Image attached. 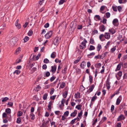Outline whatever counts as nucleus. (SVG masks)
<instances>
[{"label":"nucleus","mask_w":127,"mask_h":127,"mask_svg":"<svg viewBox=\"0 0 127 127\" xmlns=\"http://www.w3.org/2000/svg\"><path fill=\"white\" fill-rule=\"evenodd\" d=\"M61 37H56L54 41V44L55 45H58L61 41Z\"/></svg>","instance_id":"obj_1"},{"label":"nucleus","mask_w":127,"mask_h":127,"mask_svg":"<svg viewBox=\"0 0 127 127\" xmlns=\"http://www.w3.org/2000/svg\"><path fill=\"white\" fill-rule=\"evenodd\" d=\"M52 34V32L50 31L47 33L45 35V37L47 39H48L50 37Z\"/></svg>","instance_id":"obj_2"},{"label":"nucleus","mask_w":127,"mask_h":127,"mask_svg":"<svg viewBox=\"0 0 127 127\" xmlns=\"http://www.w3.org/2000/svg\"><path fill=\"white\" fill-rule=\"evenodd\" d=\"M76 24H74L73 22H72L70 24V27H71V30L73 31L76 28Z\"/></svg>","instance_id":"obj_3"},{"label":"nucleus","mask_w":127,"mask_h":127,"mask_svg":"<svg viewBox=\"0 0 127 127\" xmlns=\"http://www.w3.org/2000/svg\"><path fill=\"white\" fill-rule=\"evenodd\" d=\"M57 66L56 65H54L53 66H51V69L50 71H52L53 73H54L56 71Z\"/></svg>","instance_id":"obj_4"},{"label":"nucleus","mask_w":127,"mask_h":127,"mask_svg":"<svg viewBox=\"0 0 127 127\" xmlns=\"http://www.w3.org/2000/svg\"><path fill=\"white\" fill-rule=\"evenodd\" d=\"M125 118L124 115H121L117 119V121H120L122 120H124Z\"/></svg>","instance_id":"obj_5"},{"label":"nucleus","mask_w":127,"mask_h":127,"mask_svg":"<svg viewBox=\"0 0 127 127\" xmlns=\"http://www.w3.org/2000/svg\"><path fill=\"white\" fill-rule=\"evenodd\" d=\"M121 65L123 66V63H120L117 66L116 69V70L115 71H117V70H119L121 68Z\"/></svg>","instance_id":"obj_6"},{"label":"nucleus","mask_w":127,"mask_h":127,"mask_svg":"<svg viewBox=\"0 0 127 127\" xmlns=\"http://www.w3.org/2000/svg\"><path fill=\"white\" fill-rule=\"evenodd\" d=\"M75 97L76 98H80L81 96L80 93L79 92H77L76 93H75L74 95Z\"/></svg>","instance_id":"obj_7"},{"label":"nucleus","mask_w":127,"mask_h":127,"mask_svg":"<svg viewBox=\"0 0 127 127\" xmlns=\"http://www.w3.org/2000/svg\"><path fill=\"white\" fill-rule=\"evenodd\" d=\"M104 36L105 38L108 39L110 37V35L109 33H105V34Z\"/></svg>","instance_id":"obj_8"},{"label":"nucleus","mask_w":127,"mask_h":127,"mask_svg":"<svg viewBox=\"0 0 127 127\" xmlns=\"http://www.w3.org/2000/svg\"><path fill=\"white\" fill-rule=\"evenodd\" d=\"M10 45L12 46H13L15 44L16 41H14V39L13 38L10 41Z\"/></svg>","instance_id":"obj_9"},{"label":"nucleus","mask_w":127,"mask_h":127,"mask_svg":"<svg viewBox=\"0 0 127 127\" xmlns=\"http://www.w3.org/2000/svg\"><path fill=\"white\" fill-rule=\"evenodd\" d=\"M86 65V64L85 62L84 61H83L81 64V65H80V66L83 69H84V67Z\"/></svg>","instance_id":"obj_10"},{"label":"nucleus","mask_w":127,"mask_h":127,"mask_svg":"<svg viewBox=\"0 0 127 127\" xmlns=\"http://www.w3.org/2000/svg\"><path fill=\"white\" fill-rule=\"evenodd\" d=\"M87 42V41L85 39H84L83 41L81 43V45L83 46L84 48L86 47V44Z\"/></svg>","instance_id":"obj_11"},{"label":"nucleus","mask_w":127,"mask_h":127,"mask_svg":"<svg viewBox=\"0 0 127 127\" xmlns=\"http://www.w3.org/2000/svg\"><path fill=\"white\" fill-rule=\"evenodd\" d=\"M77 110H75L72 113L70 116L71 117H74L76 116L77 114Z\"/></svg>","instance_id":"obj_12"},{"label":"nucleus","mask_w":127,"mask_h":127,"mask_svg":"<svg viewBox=\"0 0 127 127\" xmlns=\"http://www.w3.org/2000/svg\"><path fill=\"white\" fill-rule=\"evenodd\" d=\"M95 86L93 84L91 85L89 89V90H90L89 92H92L93 89H94Z\"/></svg>","instance_id":"obj_13"},{"label":"nucleus","mask_w":127,"mask_h":127,"mask_svg":"<svg viewBox=\"0 0 127 127\" xmlns=\"http://www.w3.org/2000/svg\"><path fill=\"white\" fill-rule=\"evenodd\" d=\"M100 30L101 31L103 32L105 29V28L104 25H102L100 27Z\"/></svg>","instance_id":"obj_14"},{"label":"nucleus","mask_w":127,"mask_h":127,"mask_svg":"<svg viewBox=\"0 0 127 127\" xmlns=\"http://www.w3.org/2000/svg\"><path fill=\"white\" fill-rule=\"evenodd\" d=\"M56 56V53L55 52H53L51 55V57L53 58H54Z\"/></svg>","instance_id":"obj_15"},{"label":"nucleus","mask_w":127,"mask_h":127,"mask_svg":"<svg viewBox=\"0 0 127 127\" xmlns=\"http://www.w3.org/2000/svg\"><path fill=\"white\" fill-rule=\"evenodd\" d=\"M5 112L7 114H9L11 113V110L9 108H7L6 109Z\"/></svg>","instance_id":"obj_16"},{"label":"nucleus","mask_w":127,"mask_h":127,"mask_svg":"<svg viewBox=\"0 0 127 127\" xmlns=\"http://www.w3.org/2000/svg\"><path fill=\"white\" fill-rule=\"evenodd\" d=\"M21 49L20 47H19L15 51V54H18V53H19V52L21 51Z\"/></svg>","instance_id":"obj_17"},{"label":"nucleus","mask_w":127,"mask_h":127,"mask_svg":"<svg viewBox=\"0 0 127 127\" xmlns=\"http://www.w3.org/2000/svg\"><path fill=\"white\" fill-rule=\"evenodd\" d=\"M109 32L110 33H111L112 34H113L115 32V30L113 29H111L109 30Z\"/></svg>","instance_id":"obj_18"},{"label":"nucleus","mask_w":127,"mask_h":127,"mask_svg":"<svg viewBox=\"0 0 127 127\" xmlns=\"http://www.w3.org/2000/svg\"><path fill=\"white\" fill-rule=\"evenodd\" d=\"M81 59V57H79L74 62V63L75 64H77L80 61V60Z\"/></svg>","instance_id":"obj_19"},{"label":"nucleus","mask_w":127,"mask_h":127,"mask_svg":"<svg viewBox=\"0 0 127 127\" xmlns=\"http://www.w3.org/2000/svg\"><path fill=\"white\" fill-rule=\"evenodd\" d=\"M95 49V47L93 45H91L90 46V47L89 49V50L91 51L92 50H94Z\"/></svg>","instance_id":"obj_20"},{"label":"nucleus","mask_w":127,"mask_h":127,"mask_svg":"<svg viewBox=\"0 0 127 127\" xmlns=\"http://www.w3.org/2000/svg\"><path fill=\"white\" fill-rule=\"evenodd\" d=\"M101 48V45L99 44H98L97 45V51H99L100 50V49Z\"/></svg>","instance_id":"obj_21"},{"label":"nucleus","mask_w":127,"mask_h":127,"mask_svg":"<svg viewBox=\"0 0 127 127\" xmlns=\"http://www.w3.org/2000/svg\"><path fill=\"white\" fill-rule=\"evenodd\" d=\"M9 99V98L8 97H6L3 98L2 99V102H4L6 101L7 100Z\"/></svg>","instance_id":"obj_22"},{"label":"nucleus","mask_w":127,"mask_h":127,"mask_svg":"<svg viewBox=\"0 0 127 127\" xmlns=\"http://www.w3.org/2000/svg\"><path fill=\"white\" fill-rule=\"evenodd\" d=\"M47 96H48L47 93H46L45 94L43 95V99L44 100H46L47 98Z\"/></svg>","instance_id":"obj_23"},{"label":"nucleus","mask_w":127,"mask_h":127,"mask_svg":"<svg viewBox=\"0 0 127 127\" xmlns=\"http://www.w3.org/2000/svg\"><path fill=\"white\" fill-rule=\"evenodd\" d=\"M68 92L67 91H65L64 93L63 94V96H64V98H66Z\"/></svg>","instance_id":"obj_24"},{"label":"nucleus","mask_w":127,"mask_h":127,"mask_svg":"<svg viewBox=\"0 0 127 127\" xmlns=\"http://www.w3.org/2000/svg\"><path fill=\"white\" fill-rule=\"evenodd\" d=\"M82 107V105L80 104L77 105L75 108L77 109L78 110H81V107Z\"/></svg>","instance_id":"obj_25"},{"label":"nucleus","mask_w":127,"mask_h":127,"mask_svg":"<svg viewBox=\"0 0 127 127\" xmlns=\"http://www.w3.org/2000/svg\"><path fill=\"white\" fill-rule=\"evenodd\" d=\"M65 83L64 82H62L61 84L60 87L62 88H63L65 86Z\"/></svg>","instance_id":"obj_26"},{"label":"nucleus","mask_w":127,"mask_h":127,"mask_svg":"<svg viewBox=\"0 0 127 127\" xmlns=\"http://www.w3.org/2000/svg\"><path fill=\"white\" fill-rule=\"evenodd\" d=\"M118 22V20L117 19H114L113 21V24L114 25L115 24L117 23Z\"/></svg>","instance_id":"obj_27"},{"label":"nucleus","mask_w":127,"mask_h":127,"mask_svg":"<svg viewBox=\"0 0 127 127\" xmlns=\"http://www.w3.org/2000/svg\"><path fill=\"white\" fill-rule=\"evenodd\" d=\"M97 97L96 96H93L91 99V101L94 102L96 99Z\"/></svg>","instance_id":"obj_28"},{"label":"nucleus","mask_w":127,"mask_h":127,"mask_svg":"<svg viewBox=\"0 0 127 127\" xmlns=\"http://www.w3.org/2000/svg\"><path fill=\"white\" fill-rule=\"evenodd\" d=\"M7 114L6 113L4 112L2 114L3 118H7Z\"/></svg>","instance_id":"obj_29"},{"label":"nucleus","mask_w":127,"mask_h":127,"mask_svg":"<svg viewBox=\"0 0 127 127\" xmlns=\"http://www.w3.org/2000/svg\"><path fill=\"white\" fill-rule=\"evenodd\" d=\"M30 116L31 117V119L32 120H34L35 118V115H34V114L33 113H31L30 114Z\"/></svg>","instance_id":"obj_30"},{"label":"nucleus","mask_w":127,"mask_h":127,"mask_svg":"<svg viewBox=\"0 0 127 127\" xmlns=\"http://www.w3.org/2000/svg\"><path fill=\"white\" fill-rule=\"evenodd\" d=\"M65 100L64 99H63L61 101V104L63 106H64V103H65Z\"/></svg>","instance_id":"obj_31"},{"label":"nucleus","mask_w":127,"mask_h":127,"mask_svg":"<svg viewBox=\"0 0 127 127\" xmlns=\"http://www.w3.org/2000/svg\"><path fill=\"white\" fill-rule=\"evenodd\" d=\"M32 34L33 31L31 30L29 31L28 33V35L30 36H31Z\"/></svg>","instance_id":"obj_32"},{"label":"nucleus","mask_w":127,"mask_h":127,"mask_svg":"<svg viewBox=\"0 0 127 127\" xmlns=\"http://www.w3.org/2000/svg\"><path fill=\"white\" fill-rule=\"evenodd\" d=\"M120 99L119 98H118L117 99L116 104L118 105H119L120 103Z\"/></svg>","instance_id":"obj_33"},{"label":"nucleus","mask_w":127,"mask_h":127,"mask_svg":"<svg viewBox=\"0 0 127 127\" xmlns=\"http://www.w3.org/2000/svg\"><path fill=\"white\" fill-rule=\"evenodd\" d=\"M95 17L98 20H101L100 17L99 15H95Z\"/></svg>","instance_id":"obj_34"},{"label":"nucleus","mask_w":127,"mask_h":127,"mask_svg":"<svg viewBox=\"0 0 127 127\" xmlns=\"http://www.w3.org/2000/svg\"><path fill=\"white\" fill-rule=\"evenodd\" d=\"M83 114V112L82 110H81L80 113H79L78 114V116L80 118H81V116H82Z\"/></svg>","instance_id":"obj_35"},{"label":"nucleus","mask_w":127,"mask_h":127,"mask_svg":"<svg viewBox=\"0 0 127 127\" xmlns=\"http://www.w3.org/2000/svg\"><path fill=\"white\" fill-rule=\"evenodd\" d=\"M44 62L45 63H49V60L47 59H45L44 60Z\"/></svg>","instance_id":"obj_36"},{"label":"nucleus","mask_w":127,"mask_h":127,"mask_svg":"<svg viewBox=\"0 0 127 127\" xmlns=\"http://www.w3.org/2000/svg\"><path fill=\"white\" fill-rule=\"evenodd\" d=\"M20 71L19 70H15L14 72H13V74H14L15 73H16V74H19L20 73Z\"/></svg>","instance_id":"obj_37"},{"label":"nucleus","mask_w":127,"mask_h":127,"mask_svg":"<svg viewBox=\"0 0 127 127\" xmlns=\"http://www.w3.org/2000/svg\"><path fill=\"white\" fill-rule=\"evenodd\" d=\"M104 36V35L103 34H101L99 36V38L100 40L101 41H103V40H102V37H103Z\"/></svg>","instance_id":"obj_38"},{"label":"nucleus","mask_w":127,"mask_h":127,"mask_svg":"<svg viewBox=\"0 0 127 127\" xmlns=\"http://www.w3.org/2000/svg\"><path fill=\"white\" fill-rule=\"evenodd\" d=\"M67 67L65 66L64 69L62 71V72L63 74H65V72L67 70Z\"/></svg>","instance_id":"obj_39"},{"label":"nucleus","mask_w":127,"mask_h":127,"mask_svg":"<svg viewBox=\"0 0 127 127\" xmlns=\"http://www.w3.org/2000/svg\"><path fill=\"white\" fill-rule=\"evenodd\" d=\"M89 80L90 83H91L93 82V77L92 76L90 75L89 76Z\"/></svg>","instance_id":"obj_40"},{"label":"nucleus","mask_w":127,"mask_h":127,"mask_svg":"<svg viewBox=\"0 0 127 127\" xmlns=\"http://www.w3.org/2000/svg\"><path fill=\"white\" fill-rule=\"evenodd\" d=\"M29 39V38L27 36H25L24 39V42H26Z\"/></svg>","instance_id":"obj_41"},{"label":"nucleus","mask_w":127,"mask_h":127,"mask_svg":"<svg viewBox=\"0 0 127 127\" xmlns=\"http://www.w3.org/2000/svg\"><path fill=\"white\" fill-rule=\"evenodd\" d=\"M106 14L107 18H108L110 17V13L109 12H107L106 13Z\"/></svg>","instance_id":"obj_42"},{"label":"nucleus","mask_w":127,"mask_h":127,"mask_svg":"<svg viewBox=\"0 0 127 127\" xmlns=\"http://www.w3.org/2000/svg\"><path fill=\"white\" fill-rule=\"evenodd\" d=\"M54 89L53 88L51 89V91L50 92V95H52L54 93Z\"/></svg>","instance_id":"obj_43"},{"label":"nucleus","mask_w":127,"mask_h":127,"mask_svg":"<svg viewBox=\"0 0 127 127\" xmlns=\"http://www.w3.org/2000/svg\"><path fill=\"white\" fill-rule=\"evenodd\" d=\"M56 77L55 76H52V77L50 79V81L51 82H52L53 80H54L56 78Z\"/></svg>","instance_id":"obj_44"},{"label":"nucleus","mask_w":127,"mask_h":127,"mask_svg":"<svg viewBox=\"0 0 127 127\" xmlns=\"http://www.w3.org/2000/svg\"><path fill=\"white\" fill-rule=\"evenodd\" d=\"M21 122V119L20 118H18L17 119L16 122L17 123L19 124Z\"/></svg>","instance_id":"obj_45"},{"label":"nucleus","mask_w":127,"mask_h":127,"mask_svg":"<svg viewBox=\"0 0 127 127\" xmlns=\"http://www.w3.org/2000/svg\"><path fill=\"white\" fill-rule=\"evenodd\" d=\"M113 10L115 11L116 12L117 11V6H113L112 7Z\"/></svg>","instance_id":"obj_46"},{"label":"nucleus","mask_w":127,"mask_h":127,"mask_svg":"<svg viewBox=\"0 0 127 127\" xmlns=\"http://www.w3.org/2000/svg\"><path fill=\"white\" fill-rule=\"evenodd\" d=\"M16 26L19 29L21 27V25L20 24H15Z\"/></svg>","instance_id":"obj_47"},{"label":"nucleus","mask_w":127,"mask_h":127,"mask_svg":"<svg viewBox=\"0 0 127 127\" xmlns=\"http://www.w3.org/2000/svg\"><path fill=\"white\" fill-rule=\"evenodd\" d=\"M64 2H65V0H60L59 2V4L61 5L63 4Z\"/></svg>","instance_id":"obj_48"},{"label":"nucleus","mask_w":127,"mask_h":127,"mask_svg":"<svg viewBox=\"0 0 127 127\" xmlns=\"http://www.w3.org/2000/svg\"><path fill=\"white\" fill-rule=\"evenodd\" d=\"M118 74L119 77H121L122 75V72L121 71H119L118 73Z\"/></svg>","instance_id":"obj_49"},{"label":"nucleus","mask_w":127,"mask_h":127,"mask_svg":"<svg viewBox=\"0 0 127 127\" xmlns=\"http://www.w3.org/2000/svg\"><path fill=\"white\" fill-rule=\"evenodd\" d=\"M18 116H20L22 115V113L21 111H18L17 113Z\"/></svg>","instance_id":"obj_50"},{"label":"nucleus","mask_w":127,"mask_h":127,"mask_svg":"<svg viewBox=\"0 0 127 127\" xmlns=\"http://www.w3.org/2000/svg\"><path fill=\"white\" fill-rule=\"evenodd\" d=\"M50 75V73L48 71L47 72L45 73V76L47 77H49Z\"/></svg>","instance_id":"obj_51"},{"label":"nucleus","mask_w":127,"mask_h":127,"mask_svg":"<svg viewBox=\"0 0 127 127\" xmlns=\"http://www.w3.org/2000/svg\"><path fill=\"white\" fill-rule=\"evenodd\" d=\"M44 0H40L39 2V4L41 5L43 4V3H44Z\"/></svg>","instance_id":"obj_52"},{"label":"nucleus","mask_w":127,"mask_h":127,"mask_svg":"<svg viewBox=\"0 0 127 127\" xmlns=\"http://www.w3.org/2000/svg\"><path fill=\"white\" fill-rule=\"evenodd\" d=\"M69 112L68 111H66L65 112L64 114V116H67L69 114Z\"/></svg>","instance_id":"obj_53"},{"label":"nucleus","mask_w":127,"mask_h":127,"mask_svg":"<svg viewBox=\"0 0 127 127\" xmlns=\"http://www.w3.org/2000/svg\"><path fill=\"white\" fill-rule=\"evenodd\" d=\"M106 21L107 19H106L103 18L102 22L103 24H106Z\"/></svg>","instance_id":"obj_54"},{"label":"nucleus","mask_w":127,"mask_h":127,"mask_svg":"<svg viewBox=\"0 0 127 127\" xmlns=\"http://www.w3.org/2000/svg\"><path fill=\"white\" fill-rule=\"evenodd\" d=\"M7 105H9L11 107L13 106V103L11 102H8L7 104Z\"/></svg>","instance_id":"obj_55"},{"label":"nucleus","mask_w":127,"mask_h":127,"mask_svg":"<svg viewBox=\"0 0 127 127\" xmlns=\"http://www.w3.org/2000/svg\"><path fill=\"white\" fill-rule=\"evenodd\" d=\"M105 6H101L100 8V10L102 11H103L105 8Z\"/></svg>","instance_id":"obj_56"},{"label":"nucleus","mask_w":127,"mask_h":127,"mask_svg":"<svg viewBox=\"0 0 127 127\" xmlns=\"http://www.w3.org/2000/svg\"><path fill=\"white\" fill-rule=\"evenodd\" d=\"M56 96V95H55L51 96L50 98L51 99L54 100L55 99Z\"/></svg>","instance_id":"obj_57"},{"label":"nucleus","mask_w":127,"mask_h":127,"mask_svg":"<svg viewBox=\"0 0 127 127\" xmlns=\"http://www.w3.org/2000/svg\"><path fill=\"white\" fill-rule=\"evenodd\" d=\"M42 68L43 69H45L47 68V66L46 64H44L42 67Z\"/></svg>","instance_id":"obj_58"},{"label":"nucleus","mask_w":127,"mask_h":127,"mask_svg":"<svg viewBox=\"0 0 127 127\" xmlns=\"http://www.w3.org/2000/svg\"><path fill=\"white\" fill-rule=\"evenodd\" d=\"M49 26V24L48 23L44 25V27L45 28H47Z\"/></svg>","instance_id":"obj_59"},{"label":"nucleus","mask_w":127,"mask_h":127,"mask_svg":"<svg viewBox=\"0 0 127 127\" xmlns=\"http://www.w3.org/2000/svg\"><path fill=\"white\" fill-rule=\"evenodd\" d=\"M90 43L92 44H93L94 43V39L92 38H91L90 41Z\"/></svg>","instance_id":"obj_60"},{"label":"nucleus","mask_w":127,"mask_h":127,"mask_svg":"<svg viewBox=\"0 0 127 127\" xmlns=\"http://www.w3.org/2000/svg\"><path fill=\"white\" fill-rule=\"evenodd\" d=\"M97 33L98 31L97 30H94L93 32V34H94L96 33Z\"/></svg>","instance_id":"obj_61"},{"label":"nucleus","mask_w":127,"mask_h":127,"mask_svg":"<svg viewBox=\"0 0 127 127\" xmlns=\"http://www.w3.org/2000/svg\"><path fill=\"white\" fill-rule=\"evenodd\" d=\"M101 66V64L100 63H98L95 65V66H97V67L98 68V67H100Z\"/></svg>","instance_id":"obj_62"},{"label":"nucleus","mask_w":127,"mask_h":127,"mask_svg":"<svg viewBox=\"0 0 127 127\" xmlns=\"http://www.w3.org/2000/svg\"><path fill=\"white\" fill-rule=\"evenodd\" d=\"M118 11L120 12L122 9V8L120 6H119L118 7Z\"/></svg>","instance_id":"obj_63"},{"label":"nucleus","mask_w":127,"mask_h":127,"mask_svg":"<svg viewBox=\"0 0 127 127\" xmlns=\"http://www.w3.org/2000/svg\"><path fill=\"white\" fill-rule=\"evenodd\" d=\"M114 108V106L113 105H112L111 106V111L112 112L113 111Z\"/></svg>","instance_id":"obj_64"}]
</instances>
